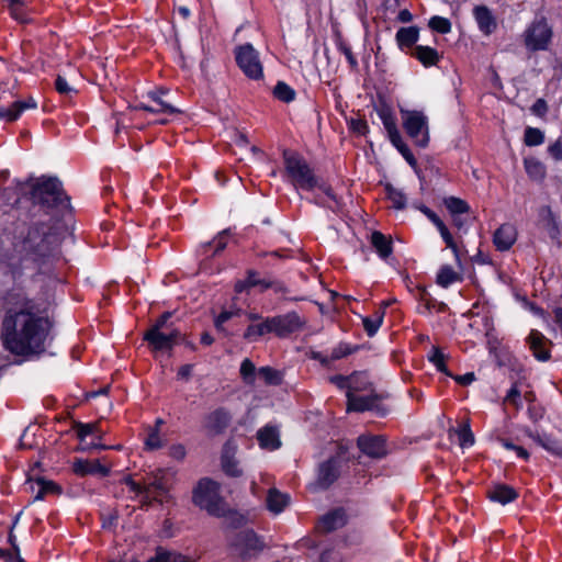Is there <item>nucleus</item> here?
Segmentation results:
<instances>
[{
	"label": "nucleus",
	"instance_id": "8fccbe9b",
	"mask_svg": "<svg viewBox=\"0 0 562 562\" xmlns=\"http://www.w3.org/2000/svg\"><path fill=\"white\" fill-rule=\"evenodd\" d=\"M458 438L460 446L463 448L471 447L474 443V436L469 424H465L459 428Z\"/></svg>",
	"mask_w": 562,
	"mask_h": 562
},
{
	"label": "nucleus",
	"instance_id": "bb28decb",
	"mask_svg": "<svg viewBox=\"0 0 562 562\" xmlns=\"http://www.w3.org/2000/svg\"><path fill=\"white\" fill-rule=\"evenodd\" d=\"M259 446L262 449L276 450L281 446L279 431L276 427L265 426L257 432Z\"/></svg>",
	"mask_w": 562,
	"mask_h": 562
},
{
	"label": "nucleus",
	"instance_id": "aec40b11",
	"mask_svg": "<svg viewBox=\"0 0 562 562\" xmlns=\"http://www.w3.org/2000/svg\"><path fill=\"white\" fill-rule=\"evenodd\" d=\"M72 471L80 476L100 474L106 476L110 469L102 465L99 460L76 459L72 463Z\"/></svg>",
	"mask_w": 562,
	"mask_h": 562
},
{
	"label": "nucleus",
	"instance_id": "774afa93",
	"mask_svg": "<svg viewBox=\"0 0 562 562\" xmlns=\"http://www.w3.org/2000/svg\"><path fill=\"white\" fill-rule=\"evenodd\" d=\"M452 378L461 385H469L470 383H472L475 380L474 373H472V372L465 373L463 375H456V376L452 375Z\"/></svg>",
	"mask_w": 562,
	"mask_h": 562
},
{
	"label": "nucleus",
	"instance_id": "393cba45",
	"mask_svg": "<svg viewBox=\"0 0 562 562\" xmlns=\"http://www.w3.org/2000/svg\"><path fill=\"white\" fill-rule=\"evenodd\" d=\"M270 317L261 319L259 323L249 324L244 331V339L249 342L259 341L260 338L268 334H273Z\"/></svg>",
	"mask_w": 562,
	"mask_h": 562
},
{
	"label": "nucleus",
	"instance_id": "f3484780",
	"mask_svg": "<svg viewBox=\"0 0 562 562\" xmlns=\"http://www.w3.org/2000/svg\"><path fill=\"white\" fill-rule=\"evenodd\" d=\"M527 342L537 360L548 361L550 359L551 353L548 346L551 345V341L541 331L531 329Z\"/></svg>",
	"mask_w": 562,
	"mask_h": 562
},
{
	"label": "nucleus",
	"instance_id": "c03bdc74",
	"mask_svg": "<svg viewBox=\"0 0 562 562\" xmlns=\"http://www.w3.org/2000/svg\"><path fill=\"white\" fill-rule=\"evenodd\" d=\"M524 140L527 146H538L544 142V134L536 127L525 130Z\"/></svg>",
	"mask_w": 562,
	"mask_h": 562
},
{
	"label": "nucleus",
	"instance_id": "1a4fd4ad",
	"mask_svg": "<svg viewBox=\"0 0 562 562\" xmlns=\"http://www.w3.org/2000/svg\"><path fill=\"white\" fill-rule=\"evenodd\" d=\"M235 58L238 67L246 77L259 80L263 77V67L258 50L251 44H244L235 49Z\"/></svg>",
	"mask_w": 562,
	"mask_h": 562
},
{
	"label": "nucleus",
	"instance_id": "6ab92c4d",
	"mask_svg": "<svg viewBox=\"0 0 562 562\" xmlns=\"http://www.w3.org/2000/svg\"><path fill=\"white\" fill-rule=\"evenodd\" d=\"M473 16L484 35H491L496 30V19L486 5H476L473 9Z\"/></svg>",
	"mask_w": 562,
	"mask_h": 562
},
{
	"label": "nucleus",
	"instance_id": "7ed1b4c3",
	"mask_svg": "<svg viewBox=\"0 0 562 562\" xmlns=\"http://www.w3.org/2000/svg\"><path fill=\"white\" fill-rule=\"evenodd\" d=\"M60 239L56 232L47 224L30 228L23 243L24 249L40 266H45L59 255Z\"/></svg>",
	"mask_w": 562,
	"mask_h": 562
},
{
	"label": "nucleus",
	"instance_id": "58836bf2",
	"mask_svg": "<svg viewBox=\"0 0 562 562\" xmlns=\"http://www.w3.org/2000/svg\"><path fill=\"white\" fill-rule=\"evenodd\" d=\"M12 18L21 23L30 22L24 2L22 0H8Z\"/></svg>",
	"mask_w": 562,
	"mask_h": 562
},
{
	"label": "nucleus",
	"instance_id": "423d86ee",
	"mask_svg": "<svg viewBox=\"0 0 562 562\" xmlns=\"http://www.w3.org/2000/svg\"><path fill=\"white\" fill-rule=\"evenodd\" d=\"M167 474L166 470L157 469L147 475L143 484L131 477L125 479V484L132 492L143 495L145 504H150L153 501L162 502L170 487Z\"/></svg>",
	"mask_w": 562,
	"mask_h": 562
},
{
	"label": "nucleus",
	"instance_id": "a878e982",
	"mask_svg": "<svg viewBox=\"0 0 562 562\" xmlns=\"http://www.w3.org/2000/svg\"><path fill=\"white\" fill-rule=\"evenodd\" d=\"M491 501L506 505L514 502L518 497V493L515 488L506 484H496L491 487L487 492Z\"/></svg>",
	"mask_w": 562,
	"mask_h": 562
},
{
	"label": "nucleus",
	"instance_id": "c756f323",
	"mask_svg": "<svg viewBox=\"0 0 562 562\" xmlns=\"http://www.w3.org/2000/svg\"><path fill=\"white\" fill-rule=\"evenodd\" d=\"M290 496L277 488H270L267 495V507L273 514H280L289 505Z\"/></svg>",
	"mask_w": 562,
	"mask_h": 562
},
{
	"label": "nucleus",
	"instance_id": "e433bc0d",
	"mask_svg": "<svg viewBox=\"0 0 562 562\" xmlns=\"http://www.w3.org/2000/svg\"><path fill=\"white\" fill-rule=\"evenodd\" d=\"M371 386L368 375L363 372H355L350 374V391L357 394L361 391H367Z\"/></svg>",
	"mask_w": 562,
	"mask_h": 562
},
{
	"label": "nucleus",
	"instance_id": "2eb2a0df",
	"mask_svg": "<svg viewBox=\"0 0 562 562\" xmlns=\"http://www.w3.org/2000/svg\"><path fill=\"white\" fill-rule=\"evenodd\" d=\"M270 319L273 334L281 338L299 330L303 325V322L295 312L272 316Z\"/></svg>",
	"mask_w": 562,
	"mask_h": 562
},
{
	"label": "nucleus",
	"instance_id": "f03ea898",
	"mask_svg": "<svg viewBox=\"0 0 562 562\" xmlns=\"http://www.w3.org/2000/svg\"><path fill=\"white\" fill-rule=\"evenodd\" d=\"M283 160L285 176L294 188L310 192L318 190V193L312 200L315 204L327 207L333 212L340 211V199L334 193L330 186L316 177L313 169L301 155L285 150L283 153Z\"/></svg>",
	"mask_w": 562,
	"mask_h": 562
},
{
	"label": "nucleus",
	"instance_id": "338daca9",
	"mask_svg": "<svg viewBox=\"0 0 562 562\" xmlns=\"http://www.w3.org/2000/svg\"><path fill=\"white\" fill-rule=\"evenodd\" d=\"M169 456L176 460H183L186 457V448L182 445H173L169 449Z\"/></svg>",
	"mask_w": 562,
	"mask_h": 562
},
{
	"label": "nucleus",
	"instance_id": "de8ad7c7",
	"mask_svg": "<svg viewBox=\"0 0 562 562\" xmlns=\"http://www.w3.org/2000/svg\"><path fill=\"white\" fill-rule=\"evenodd\" d=\"M541 447L554 456H562V442L548 434H546Z\"/></svg>",
	"mask_w": 562,
	"mask_h": 562
},
{
	"label": "nucleus",
	"instance_id": "680f3d73",
	"mask_svg": "<svg viewBox=\"0 0 562 562\" xmlns=\"http://www.w3.org/2000/svg\"><path fill=\"white\" fill-rule=\"evenodd\" d=\"M319 562H342L339 552L328 549L322 552Z\"/></svg>",
	"mask_w": 562,
	"mask_h": 562
},
{
	"label": "nucleus",
	"instance_id": "5fc2aeb1",
	"mask_svg": "<svg viewBox=\"0 0 562 562\" xmlns=\"http://www.w3.org/2000/svg\"><path fill=\"white\" fill-rule=\"evenodd\" d=\"M247 281L250 288L252 286H261L262 289H269L272 286V283L260 279L256 271L249 270L247 272Z\"/></svg>",
	"mask_w": 562,
	"mask_h": 562
},
{
	"label": "nucleus",
	"instance_id": "473e14b6",
	"mask_svg": "<svg viewBox=\"0 0 562 562\" xmlns=\"http://www.w3.org/2000/svg\"><path fill=\"white\" fill-rule=\"evenodd\" d=\"M383 317H384V312L376 311L373 315L362 318L363 328L369 337H372L376 334V331L379 330V328L382 325Z\"/></svg>",
	"mask_w": 562,
	"mask_h": 562
},
{
	"label": "nucleus",
	"instance_id": "dca6fc26",
	"mask_svg": "<svg viewBox=\"0 0 562 562\" xmlns=\"http://www.w3.org/2000/svg\"><path fill=\"white\" fill-rule=\"evenodd\" d=\"M357 445L362 453L373 459H381L386 454L385 440L382 436L362 435Z\"/></svg>",
	"mask_w": 562,
	"mask_h": 562
},
{
	"label": "nucleus",
	"instance_id": "ea45409f",
	"mask_svg": "<svg viewBox=\"0 0 562 562\" xmlns=\"http://www.w3.org/2000/svg\"><path fill=\"white\" fill-rule=\"evenodd\" d=\"M428 359L439 372L445 373L448 376H452L446 366V356L439 348L434 347L428 356Z\"/></svg>",
	"mask_w": 562,
	"mask_h": 562
},
{
	"label": "nucleus",
	"instance_id": "6e6552de",
	"mask_svg": "<svg viewBox=\"0 0 562 562\" xmlns=\"http://www.w3.org/2000/svg\"><path fill=\"white\" fill-rule=\"evenodd\" d=\"M402 123L406 134L419 147L429 142L428 117L420 111H402Z\"/></svg>",
	"mask_w": 562,
	"mask_h": 562
},
{
	"label": "nucleus",
	"instance_id": "c9c22d12",
	"mask_svg": "<svg viewBox=\"0 0 562 562\" xmlns=\"http://www.w3.org/2000/svg\"><path fill=\"white\" fill-rule=\"evenodd\" d=\"M149 562H194L187 555L172 551H157L156 555Z\"/></svg>",
	"mask_w": 562,
	"mask_h": 562
},
{
	"label": "nucleus",
	"instance_id": "a211bd4d",
	"mask_svg": "<svg viewBox=\"0 0 562 562\" xmlns=\"http://www.w3.org/2000/svg\"><path fill=\"white\" fill-rule=\"evenodd\" d=\"M517 239V231L513 224H502L494 233L493 243L497 250L506 251L512 248Z\"/></svg>",
	"mask_w": 562,
	"mask_h": 562
},
{
	"label": "nucleus",
	"instance_id": "a18cd8bd",
	"mask_svg": "<svg viewBox=\"0 0 562 562\" xmlns=\"http://www.w3.org/2000/svg\"><path fill=\"white\" fill-rule=\"evenodd\" d=\"M386 193H387L389 200L392 202V205L395 209L402 210L405 207L406 196L401 190H397V189L393 188L392 186H386Z\"/></svg>",
	"mask_w": 562,
	"mask_h": 562
},
{
	"label": "nucleus",
	"instance_id": "b1692460",
	"mask_svg": "<svg viewBox=\"0 0 562 562\" xmlns=\"http://www.w3.org/2000/svg\"><path fill=\"white\" fill-rule=\"evenodd\" d=\"M37 106L33 99L27 101H15L9 106L0 105V119L7 122H12L19 119L22 112L26 109H35Z\"/></svg>",
	"mask_w": 562,
	"mask_h": 562
},
{
	"label": "nucleus",
	"instance_id": "3c124183",
	"mask_svg": "<svg viewBox=\"0 0 562 562\" xmlns=\"http://www.w3.org/2000/svg\"><path fill=\"white\" fill-rule=\"evenodd\" d=\"M164 446V440L161 439L158 429H153L148 434L145 439V447L147 450H157Z\"/></svg>",
	"mask_w": 562,
	"mask_h": 562
},
{
	"label": "nucleus",
	"instance_id": "13d9d810",
	"mask_svg": "<svg viewBox=\"0 0 562 562\" xmlns=\"http://www.w3.org/2000/svg\"><path fill=\"white\" fill-rule=\"evenodd\" d=\"M329 381L330 383L335 384L338 389L340 390H347V392H351L350 391V375L349 376H345V375H340V374H337V375H333L329 378Z\"/></svg>",
	"mask_w": 562,
	"mask_h": 562
},
{
	"label": "nucleus",
	"instance_id": "0e129e2a",
	"mask_svg": "<svg viewBox=\"0 0 562 562\" xmlns=\"http://www.w3.org/2000/svg\"><path fill=\"white\" fill-rule=\"evenodd\" d=\"M55 88L60 94H69L74 89L69 86L66 78L58 76L55 81Z\"/></svg>",
	"mask_w": 562,
	"mask_h": 562
},
{
	"label": "nucleus",
	"instance_id": "c85d7f7f",
	"mask_svg": "<svg viewBox=\"0 0 562 562\" xmlns=\"http://www.w3.org/2000/svg\"><path fill=\"white\" fill-rule=\"evenodd\" d=\"M371 245L382 259H386L393 251L392 239L390 236L382 234L381 232H373L371 234Z\"/></svg>",
	"mask_w": 562,
	"mask_h": 562
},
{
	"label": "nucleus",
	"instance_id": "4be33fe9",
	"mask_svg": "<svg viewBox=\"0 0 562 562\" xmlns=\"http://www.w3.org/2000/svg\"><path fill=\"white\" fill-rule=\"evenodd\" d=\"M166 94V91L159 89L155 91H150L148 93V98L151 99L155 102V105H146L142 104L140 109L151 112V113H167V114H175L178 113V109H176L171 103L164 100V95Z\"/></svg>",
	"mask_w": 562,
	"mask_h": 562
},
{
	"label": "nucleus",
	"instance_id": "49530a36",
	"mask_svg": "<svg viewBox=\"0 0 562 562\" xmlns=\"http://www.w3.org/2000/svg\"><path fill=\"white\" fill-rule=\"evenodd\" d=\"M240 375L245 383L252 384L255 382L256 367L249 359H244L240 364Z\"/></svg>",
	"mask_w": 562,
	"mask_h": 562
},
{
	"label": "nucleus",
	"instance_id": "72a5a7b5",
	"mask_svg": "<svg viewBox=\"0 0 562 562\" xmlns=\"http://www.w3.org/2000/svg\"><path fill=\"white\" fill-rule=\"evenodd\" d=\"M445 206L451 215H461L470 211V205L462 199L457 196H448L443 200Z\"/></svg>",
	"mask_w": 562,
	"mask_h": 562
},
{
	"label": "nucleus",
	"instance_id": "4d7b16f0",
	"mask_svg": "<svg viewBox=\"0 0 562 562\" xmlns=\"http://www.w3.org/2000/svg\"><path fill=\"white\" fill-rule=\"evenodd\" d=\"M352 352V349L347 344H340L337 347H335L330 353L331 360H339L344 357H347Z\"/></svg>",
	"mask_w": 562,
	"mask_h": 562
},
{
	"label": "nucleus",
	"instance_id": "7c9ffc66",
	"mask_svg": "<svg viewBox=\"0 0 562 562\" xmlns=\"http://www.w3.org/2000/svg\"><path fill=\"white\" fill-rule=\"evenodd\" d=\"M222 469L224 473L232 477H239L243 470L239 468L238 461L229 453L227 447L224 449L221 457Z\"/></svg>",
	"mask_w": 562,
	"mask_h": 562
},
{
	"label": "nucleus",
	"instance_id": "9b49d317",
	"mask_svg": "<svg viewBox=\"0 0 562 562\" xmlns=\"http://www.w3.org/2000/svg\"><path fill=\"white\" fill-rule=\"evenodd\" d=\"M347 396V411L348 412H373L378 416H385L389 409L382 404L381 396L378 394L358 395L351 392H346Z\"/></svg>",
	"mask_w": 562,
	"mask_h": 562
},
{
	"label": "nucleus",
	"instance_id": "bf43d9fd",
	"mask_svg": "<svg viewBox=\"0 0 562 562\" xmlns=\"http://www.w3.org/2000/svg\"><path fill=\"white\" fill-rule=\"evenodd\" d=\"M440 236L442 237V239L446 243L447 247L452 250V252L454 254L456 259L459 260V249H458V246H457L452 235L450 234L449 229H447L443 233H441Z\"/></svg>",
	"mask_w": 562,
	"mask_h": 562
},
{
	"label": "nucleus",
	"instance_id": "20e7f679",
	"mask_svg": "<svg viewBox=\"0 0 562 562\" xmlns=\"http://www.w3.org/2000/svg\"><path fill=\"white\" fill-rule=\"evenodd\" d=\"M221 485L209 477L201 479L192 493L194 505L206 510L215 517H223L228 508L224 498L220 494Z\"/></svg>",
	"mask_w": 562,
	"mask_h": 562
},
{
	"label": "nucleus",
	"instance_id": "2f4dec72",
	"mask_svg": "<svg viewBox=\"0 0 562 562\" xmlns=\"http://www.w3.org/2000/svg\"><path fill=\"white\" fill-rule=\"evenodd\" d=\"M524 166L527 175L536 181H540L546 177V166L533 157L525 158Z\"/></svg>",
	"mask_w": 562,
	"mask_h": 562
},
{
	"label": "nucleus",
	"instance_id": "f704fd0d",
	"mask_svg": "<svg viewBox=\"0 0 562 562\" xmlns=\"http://www.w3.org/2000/svg\"><path fill=\"white\" fill-rule=\"evenodd\" d=\"M99 423H89V424H83V423H80V422H77L74 426V429L77 434V437L83 441L86 439V437L90 436V435H95L98 434V438L101 439L102 438V434L99 429Z\"/></svg>",
	"mask_w": 562,
	"mask_h": 562
},
{
	"label": "nucleus",
	"instance_id": "0eeeda50",
	"mask_svg": "<svg viewBox=\"0 0 562 562\" xmlns=\"http://www.w3.org/2000/svg\"><path fill=\"white\" fill-rule=\"evenodd\" d=\"M170 317V313H164L144 335V339L155 351L171 350L180 339V331L168 323Z\"/></svg>",
	"mask_w": 562,
	"mask_h": 562
},
{
	"label": "nucleus",
	"instance_id": "052dcab7",
	"mask_svg": "<svg viewBox=\"0 0 562 562\" xmlns=\"http://www.w3.org/2000/svg\"><path fill=\"white\" fill-rule=\"evenodd\" d=\"M548 153L555 161L562 160V140L557 139L553 144L548 147Z\"/></svg>",
	"mask_w": 562,
	"mask_h": 562
},
{
	"label": "nucleus",
	"instance_id": "4468645a",
	"mask_svg": "<svg viewBox=\"0 0 562 562\" xmlns=\"http://www.w3.org/2000/svg\"><path fill=\"white\" fill-rule=\"evenodd\" d=\"M232 418L227 408L217 407L203 417L202 427L209 436H220L229 427Z\"/></svg>",
	"mask_w": 562,
	"mask_h": 562
},
{
	"label": "nucleus",
	"instance_id": "603ef678",
	"mask_svg": "<svg viewBox=\"0 0 562 562\" xmlns=\"http://www.w3.org/2000/svg\"><path fill=\"white\" fill-rule=\"evenodd\" d=\"M505 402L512 404L517 409H519L522 406L521 400H520V391L517 386V384H514L509 391L507 392L505 396Z\"/></svg>",
	"mask_w": 562,
	"mask_h": 562
},
{
	"label": "nucleus",
	"instance_id": "69168bd1",
	"mask_svg": "<svg viewBox=\"0 0 562 562\" xmlns=\"http://www.w3.org/2000/svg\"><path fill=\"white\" fill-rule=\"evenodd\" d=\"M547 111L548 106L543 99H538L531 106V112L537 116H543Z\"/></svg>",
	"mask_w": 562,
	"mask_h": 562
},
{
	"label": "nucleus",
	"instance_id": "37998d69",
	"mask_svg": "<svg viewBox=\"0 0 562 562\" xmlns=\"http://www.w3.org/2000/svg\"><path fill=\"white\" fill-rule=\"evenodd\" d=\"M428 26L439 34H448L451 32V22L447 18L439 15L430 18Z\"/></svg>",
	"mask_w": 562,
	"mask_h": 562
},
{
	"label": "nucleus",
	"instance_id": "5701e85b",
	"mask_svg": "<svg viewBox=\"0 0 562 562\" xmlns=\"http://www.w3.org/2000/svg\"><path fill=\"white\" fill-rule=\"evenodd\" d=\"M419 40V29L415 25L401 27L395 34V41L398 48L403 52L414 49Z\"/></svg>",
	"mask_w": 562,
	"mask_h": 562
},
{
	"label": "nucleus",
	"instance_id": "09e8293b",
	"mask_svg": "<svg viewBox=\"0 0 562 562\" xmlns=\"http://www.w3.org/2000/svg\"><path fill=\"white\" fill-rule=\"evenodd\" d=\"M227 239H228L227 232L223 231L212 241L204 245V248H214L212 255H216L226 247Z\"/></svg>",
	"mask_w": 562,
	"mask_h": 562
},
{
	"label": "nucleus",
	"instance_id": "4c0bfd02",
	"mask_svg": "<svg viewBox=\"0 0 562 562\" xmlns=\"http://www.w3.org/2000/svg\"><path fill=\"white\" fill-rule=\"evenodd\" d=\"M459 280V274L450 267L443 266L437 274V283L442 288H448Z\"/></svg>",
	"mask_w": 562,
	"mask_h": 562
},
{
	"label": "nucleus",
	"instance_id": "a19ab883",
	"mask_svg": "<svg viewBox=\"0 0 562 562\" xmlns=\"http://www.w3.org/2000/svg\"><path fill=\"white\" fill-rule=\"evenodd\" d=\"M274 97L283 102H291L295 98V91L285 82L279 81L273 89Z\"/></svg>",
	"mask_w": 562,
	"mask_h": 562
},
{
	"label": "nucleus",
	"instance_id": "f257e3e1",
	"mask_svg": "<svg viewBox=\"0 0 562 562\" xmlns=\"http://www.w3.org/2000/svg\"><path fill=\"white\" fill-rule=\"evenodd\" d=\"M49 327L48 318L34 311L32 301H25L5 312L1 339L4 348L15 356L38 355L45 349Z\"/></svg>",
	"mask_w": 562,
	"mask_h": 562
},
{
	"label": "nucleus",
	"instance_id": "412c9836",
	"mask_svg": "<svg viewBox=\"0 0 562 562\" xmlns=\"http://www.w3.org/2000/svg\"><path fill=\"white\" fill-rule=\"evenodd\" d=\"M346 513L342 508H336L325 514L318 521L317 528L324 532H330L345 526Z\"/></svg>",
	"mask_w": 562,
	"mask_h": 562
},
{
	"label": "nucleus",
	"instance_id": "f8f14e48",
	"mask_svg": "<svg viewBox=\"0 0 562 562\" xmlns=\"http://www.w3.org/2000/svg\"><path fill=\"white\" fill-rule=\"evenodd\" d=\"M347 462L345 452H338L318 467L315 486L318 488L329 487L340 475L342 465Z\"/></svg>",
	"mask_w": 562,
	"mask_h": 562
},
{
	"label": "nucleus",
	"instance_id": "9d476101",
	"mask_svg": "<svg viewBox=\"0 0 562 562\" xmlns=\"http://www.w3.org/2000/svg\"><path fill=\"white\" fill-rule=\"evenodd\" d=\"M552 38V30L546 18L536 19L524 32V42L529 50H544Z\"/></svg>",
	"mask_w": 562,
	"mask_h": 562
},
{
	"label": "nucleus",
	"instance_id": "ddd939ff",
	"mask_svg": "<svg viewBox=\"0 0 562 562\" xmlns=\"http://www.w3.org/2000/svg\"><path fill=\"white\" fill-rule=\"evenodd\" d=\"M262 542L252 530L239 531L232 541V548L236 555L247 560L262 550Z\"/></svg>",
	"mask_w": 562,
	"mask_h": 562
},
{
	"label": "nucleus",
	"instance_id": "e2e57ef3",
	"mask_svg": "<svg viewBox=\"0 0 562 562\" xmlns=\"http://www.w3.org/2000/svg\"><path fill=\"white\" fill-rule=\"evenodd\" d=\"M383 125L387 132L389 137L398 132L394 119L390 114L382 115Z\"/></svg>",
	"mask_w": 562,
	"mask_h": 562
},
{
	"label": "nucleus",
	"instance_id": "cd10ccee",
	"mask_svg": "<svg viewBox=\"0 0 562 562\" xmlns=\"http://www.w3.org/2000/svg\"><path fill=\"white\" fill-rule=\"evenodd\" d=\"M412 56L415 57L424 67L436 66L441 58L437 49L425 45H416L412 52Z\"/></svg>",
	"mask_w": 562,
	"mask_h": 562
},
{
	"label": "nucleus",
	"instance_id": "39448f33",
	"mask_svg": "<svg viewBox=\"0 0 562 562\" xmlns=\"http://www.w3.org/2000/svg\"><path fill=\"white\" fill-rule=\"evenodd\" d=\"M32 199L35 203L48 210H64L69 206V198L64 192L57 178H38L32 187Z\"/></svg>",
	"mask_w": 562,
	"mask_h": 562
},
{
	"label": "nucleus",
	"instance_id": "864d4df0",
	"mask_svg": "<svg viewBox=\"0 0 562 562\" xmlns=\"http://www.w3.org/2000/svg\"><path fill=\"white\" fill-rule=\"evenodd\" d=\"M338 50L342 53L352 69L358 67V61L352 54L351 47L344 41H340L337 45Z\"/></svg>",
	"mask_w": 562,
	"mask_h": 562
},
{
	"label": "nucleus",
	"instance_id": "6e6d98bb",
	"mask_svg": "<svg viewBox=\"0 0 562 562\" xmlns=\"http://www.w3.org/2000/svg\"><path fill=\"white\" fill-rule=\"evenodd\" d=\"M239 311H223L215 318L214 325L217 330L224 331V324L234 316H237Z\"/></svg>",
	"mask_w": 562,
	"mask_h": 562
},
{
	"label": "nucleus",
	"instance_id": "79ce46f5",
	"mask_svg": "<svg viewBox=\"0 0 562 562\" xmlns=\"http://www.w3.org/2000/svg\"><path fill=\"white\" fill-rule=\"evenodd\" d=\"M258 375L263 379L267 384L279 385L282 382V378L279 371L271 367H261L258 370Z\"/></svg>",
	"mask_w": 562,
	"mask_h": 562
}]
</instances>
